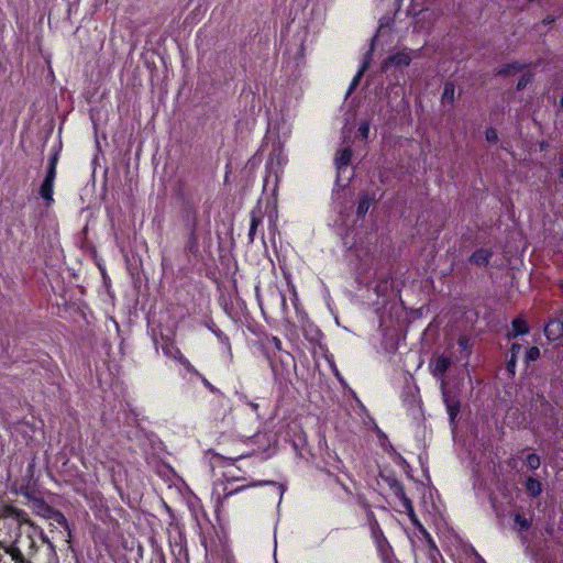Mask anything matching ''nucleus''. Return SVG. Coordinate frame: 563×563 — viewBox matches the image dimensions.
I'll return each mask as SVG.
<instances>
[{"label":"nucleus","mask_w":563,"mask_h":563,"mask_svg":"<svg viewBox=\"0 0 563 563\" xmlns=\"http://www.w3.org/2000/svg\"><path fill=\"white\" fill-rule=\"evenodd\" d=\"M59 158V153L55 151L48 159V167L42 185L40 187V196L46 201V205L53 202V185L56 177V166Z\"/></svg>","instance_id":"f257e3e1"},{"label":"nucleus","mask_w":563,"mask_h":563,"mask_svg":"<svg viewBox=\"0 0 563 563\" xmlns=\"http://www.w3.org/2000/svg\"><path fill=\"white\" fill-rule=\"evenodd\" d=\"M411 60V51L404 49L387 57L382 64V70L386 71L390 65L397 67L409 66Z\"/></svg>","instance_id":"f03ea898"},{"label":"nucleus","mask_w":563,"mask_h":563,"mask_svg":"<svg viewBox=\"0 0 563 563\" xmlns=\"http://www.w3.org/2000/svg\"><path fill=\"white\" fill-rule=\"evenodd\" d=\"M183 221L186 231H198V211L191 205H186L183 209Z\"/></svg>","instance_id":"7ed1b4c3"},{"label":"nucleus","mask_w":563,"mask_h":563,"mask_svg":"<svg viewBox=\"0 0 563 563\" xmlns=\"http://www.w3.org/2000/svg\"><path fill=\"white\" fill-rule=\"evenodd\" d=\"M25 496L29 498L33 511L43 518H48L53 511V507L49 506L43 498L34 497L33 495L26 493Z\"/></svg>","instance_id":"20e7f679"},{"label":"nucleus","mask_w":563,"mask_h":563,"mask_svg":"<svg viewBox=\"0 0 563 563\" xmlns=\"http://www.w3.org/2000/svg\"><path fill=\"white\" fill-rule=\"evenodd\" d=\"M544 334L550 341H556L563 335V321L559 319L550 320L545 328Z\"/></svg>","instance_id":"39448f33"},{"label":"nucleus","mask_w":563,"mask_h":563,"mask_svg":"<svg viewBox=\"0 0 563 563\" xmlns=\"http://www.w3.org/2000/svg\"><path fill=\"white\" fill-rule=\"evenodd\" d=\"M493 254V251L489 249H478L472 253L470 262L477 266H487Z\"/></svg>","instance_id":"423d86ee"},{"label":"nucleus","mask_w":563,"mask_h":563,"mask_svg":"<svg viewBox=\"0 0 563 563\" xmlns=\"http://www.w3.org/2000/svg\"><path fill=\"white\" fill-rule=\"evenodd\" d=\"M529 332V327L525 319L521 317H517L511 322V331L507 333V338L515 339L519 335L527 334Z\"/></svg>","instance_id":"0eeeda50"},{"label":"nucleus","mask_w":563,"mask_h":563,"mask_svg":"<svg viewBox=\"0 0 563 563\" xmlns=\"http://www.w3.org/2000/svg\"><path fill=\"white\" fill-rule=\"evenodd\" d=\"M527 66H528L527 64H522L518 60H515L512 63L504 64L503 66H500L498 69H496L495 75L504 76V77L511 76V75H515V74L521 71Z\"/></svg>","instance_id":"6e6552de"},{"label":"nucleus","mask_w":563,"mask_h":563,"mask_svg":"<svg viewBox=\"0 0 563 563\" xmlns=\"http://www.w3.org/2000/svg\"><path fill=\"white\" fill-rule=\"evenodd\" d=\"M395 494L400 499L402 507L408 512L410 517L415 516L413 505L409 497H407L405 493V488L401 484L395 485Z\"/></svg>","instance_id":"1a4fd4ad"},{"label":"nucleus","mask_w":563,"mask_h":563,"mask_svg":"<svg viewBox=\"0 0 563 563\" xmlns=\"http://www.w3.org/2000/svg\"><path fill=\"white\" fill-rule=\"evenodd\" d=\"M372 51H373V47L366 53L365 55V58H364V62L360 68V70L357 71V74L354 76L351 85H350V88H349V91H347V95L352 93V91L358 86L360 84V80L362 79L364 73L366 71V69L368 68L369 66V58H371V55H372Z\"/></svg>","instance_id":"9d476101"},{"label":"nucleus","mask_w":563,"mask_h":563,"mask_svg":"<svg viewBox=\"0 0 563 563\" xmlns=\"http://www.w3.org/2000/svg\"><path fill=\"white\" fill-rule=\"evenodd\" d=\"M451 364L452 362L450 357H446L444 355L437 357L433 364V374L435 376L444 375L450 368Z\"/></svg>","instance_id":"9b49d317"},{"label":"nucleus","mask_w":563,"mask_h":563,"mask_svg":"<svg viewBox=\"0 0 563 563\" xmlns=\"http://www.w3.org/2000/svg\"><path fill=\"white\" fill-rule=\"evenodd\" d=\"M521 351V345L519 343H512L510 347V358L507 361L506 368L508 373L514 376L516 372V361L517 356Z\"/></svg>","instance_id":"f8f14e48"},{"label":"nucleus","mask_w":563,"mask_h":563,"mask_svg":"<svg viewBox=\"0 0 563 563\" xmlns=\"http://www.w3.org/2000/svg\"><path fill=\"white\" fill-rule=\"evenodd\" d=\"M352 158V151L351 148H343L340 152H338L335 156V166L338 170L346 167L350 165Z\"/></svg>","instance_id":"ddd939ff"},{"label":"nucleus","mask_w":563,"mask_h":563,"mask_svg":"<svg viewBox=\"0 0 563 563\" xmlns=\"http://www.w3.org/2000/svg\"><path fill=\"white\" fill-rule=\"evenodd\" d=\"M526 490L529 496L538 497L542 493V484L539 479L530 476L526 481Z\"/></svg>","instance_id":"4468645a"},{"label":"nucleus","mask_w":563,"mask_h":563,"mask_svg":"<svg viewBox=\"0 0 563 563\" xmlns=\"http://www.w3.org/2000/svg\"><path fill=\"white\" fill-rule=\"evenodd\" d=\"M455 100V85L452 81H446L444 84L443 92L441 96V102L443 104L449 103L453 104Z\"/></svg>","instance_id":"2eb2a0df"},{"label":"nucleus","mask_w":563,"mask_h":563,"mask_svg":"<svg viewBox=\"0 0 563 563\" xmlns=\"http://www.w3.org/2000/svg\"><path fill=\"white\" fill-rule=\"evenodd\" d=\"M262 223V211L261 209L253 210L251 212V225L249 231L250 241H254V236L256 234L257 227Z\"/></svg>","instance_id":"dca6fc26"},{"label":"nucleus","mask_w":563,"mask_h":563,"mask_svg":"<svg viewBox=\"0 0 563 563\" xmlns=\"http://www.w3.org/2000/svg\"><path fill=\"white\" fill-rule=\"evenodd\" d=\"M188 240L185 246V250L192 254L197 255L199 252V244H198V233L197 231H187Z\"/></svg>","instance_id":"f3484780"},{"label":"nucleus","mask_w":563,"mask_h":563,"mask_svg":"<svg viewBox=\"0 0 563 563\" xmlns=\"http://www.w3.org/2000/svg\"><path fill=\"white\" fill-rule=\"evenodd\" d=\"M445 405L448 409V413L450 416L451 421H454L457 417L461 408L460 401L455 397H445Z\"/></svg>","instance_id":"a211bd4d"},{"label":"nucleus","mask_w":563,"mask_h":563,"mask_svg":"<svg viewBox=\"0 0 563 563\" xmlns=\"http://www.w3.org/2000/svg\"><path fill=\"white\" fill-rule=\"evenodd\" d=\"M8 512L20 523H25V525H30V526L33 525L29 518V515L22 509L9 507Z\"/></svg>","instance_id":"6ab92c4d"},{"label":"nucleus","mask_w":563,"mask_h":563,"mask_svg":"<svg viewBox=\"0 0 563 563\" xmlns=\"http://www.w3.org/2000/svg\"><path fill=\"white\" fill-rule=\"evenodd\" d=\"M47 519L54 520L57 525L63 527L65 530L68 531V534L70 536V527L66 519V517L57 509H53L52 514Z\"/></svg>","instance_id":"aec40b11"},{"label":"nucleus","mask_w":563,"mask_h":563,"mask_svg":"<svg viewBox=\"0 0 563 563\" xmlns=\"http://www.w3.org/2000/svg\"><path fill=\"white\" fill-rule=\"evenodd\" d=\"M162 350H163L164 354L167 355L168 357H172L175 360L177 357H180V353H181L180 350L169 339L166 340L164 345H162Z\"/></svg>","instance_id":"412c9836"},{"label":"nucleus","mask_w":563,"mask_h":563,"mask_svg":"<svg viewBox=\"0 0 563 563\" xmlns=\"http://www.w3.org/2000/svg\"><path fill=\"white\" fill-rule=\"evenodd\" d=\"M369 206H371V198L368 197L367 194H363L360 196V199H358V205H357V216L358 217H364L368 209H369Z\"/></svg>","instance_id":"4be33fe9"},{"label":"nucleus","mask_w":563,"mask_h":563,"mask_svg":"<svg viewBox=\"0 0 563 563\" xmlns=\"http://www.w3.org/2000/svg\"><path fill=\"white\" fill-rule=\"evenodd\" d=\"M372 534L376 539L379 550L386 558V551L388 548V543H387V540L384 538V533H383L380 527L378 526V530H372Z\"/></svg>","instance_id":"5701e85b"},{"label":"nucleus","mask_w":563,"mask_h":563,"mask_svg":"<svg viewBox=\"0 0 563 563\" xmlns=\"http://www.w3.org/2000/svg\"><path fill=\"white\" fill-rule=\"evenodd\" d=\"M514 520L520 532L528 530L531 526V521L519 514L515 515Z\"/></svg>","instance_id":"b1692460"},{"label":"nucleus","mask_w":563,"mask_h":563,"mask_svg":"<svg viewBox=\"0 0 563 563\" xmlns=\"http://www.w3.org/2000/svg\"><path fill=\"white\" fill-rule=\"evenodd\" d=\"M526 464L530 470L536 471L541 465V459L538 454L531 453L526 457Z\"/></svg>","instance_id":"393cba45"},{"label":"nucleus","mask_w":563,"mask_h":563,"mask_svg":"<svg viewBox=\"0 0 563 563\" xmlns=\"http://www.w3.org/2000/svg\"><path fill=\"white\" fill-rule=\"evenodd\" d=\"M246 487H247V486H241V487H238V488H235V489H233V490H230V492H228V493H224L222 496H219V497H218V500H217V510H219V509L223 506L224 501H225L229 497H231L232 495H234V494H236V493H239V492H241V490L245 489Z\"/></svg>","instance_id":"a878e982"},{"label":"nucleus","mask_w":563,"mask_h":563,"mask_svg":"<svg viewBox=\"0 0 563 563\" xmlns=\"http://www.w3.org/2000/svg\"><path fill=\"white\" fill-rule=\"evenodd\" d=\"M364 508L366 510L367 521L371 527V530H378V521L374 515V512L371 510L369 506L367 504H364Z\"/></svg>","instance_id":"bb28decb"},{"label":"nucleus","mask_w":563,"mask_h":563,"mask_svg":"<svg viewBox=\"0 0 563 563\" xmlns=\"http://www.w3.org/2000/svg\"><path fill=\"white\" fill-rule=\"evenodd\" d=\"M533 80L532 73L523 74L517 82V90H523Z\"/></svg>","instance_id":"cd10ccee"},{"label":"nucleus","mask_w":563,"mask_h":563,"mask_svg":"<svg viewBox=\"0 0 563 563\" xmlns=\"http://www.w3.org/2000/svg\"><path fill=\"white\" fill-rule=\"evenodd\" d=\"M540 357V349L537 346H531L526 352V362H533Z\"/></svg>","instance_id":"c85d7f7f"},{"label":"nucleus","mask_w":563,"mask_h":563,"mask_svg":"<svg viewBox=\"0 0 563 563\" xmlns=\"http://www.w3.org/2000/svg\"><path fill=\"white\" fill-rule=\"evenodd\" d=\"M176 360H178L189 373L196 376H200V373L190 364V362L186 357H184L181 353L180 357H177Z\"/></svg>","instance_id":"c756f323"},{"label":"nucleus","mask_w":563,"mask_h":563,"mask_svg":"<svg viewBox=\"0 0 563 563\" xmlns=\"http://www.w3.org/2000/svg\"><path fill=\"white\" fill-rule=\"evenodd\" d=\"M357 134L363 139L367 140L369 134V122L368 121H362L360 123V126L357 129Z\"/></svg>","instance_id":"7c9ffc66"},{"label":"nucleus","mask_w":563,"mask_h":563,"mask_svg":"<svg viewBox=\"0 0 563 563\" xmlns=\"http://www.w3.org/2000/svg\"><path fill=\"white\" fill-rule=\"evenodd\" d=\"M485 137L487 142L496 143L498 141L497 131L494 128H488L485 132Z\"/></svg>","instance_id":"2f4dec72"},{"label":"nucleus","mask_w":563,"mask_h":563,"mask_svg":"<svg viewBox=\"0 0 563 563\" xmlns=\"http://www.w3.org/2000/svg\"><path fill=\"white\" fill-rule=\"evenodd\" d=\"M202 384L211 391V393H216V394H220V390L218 388H216L205 376H202L200 374V376H198Z\"/></svg>","instance_id":"473e14b6"},{"label":"nucleus","mask_w":563,"mask_h":563,"mask_svg":"<svg viewBox=\"0 0 563 563\" xmlns=\"http://www.w3.org/2000/svg\"><path fill=\"white\" fill-rule=\"evenodd\" d=\"M457 344L463 349V350H467L468 349V339L465 336V335H462L457 340Z\"/></svg>","instance_id":"72a5a7b5"},{"label":"nucleus","mask_w":563,"mask_h":563,"mask_svg":"<svg viewBox=\"0 0 563 563\" xmlns=\"http://www.w3.org/2000/svg\"><path fill=\"white\" fill-rule=\"evenodd\" d=\"M273 341H274V343H275V346H276L278 350H280V349H282V346H280V344H282V343H280V340H279V339H277V338H274V339H273Z\"/></svg>","instance_id":"f704fd0d"},{"label":"nucleus","mask_w":563,"mask_h":563,"mask_svg":"<svg viewBox=\"0 0 563 563\" xmlns=\"http://www.w3.org/2000/svg\"><path fill=\"white\" fill-rule=\"evenodd\" d=\"M560 107L563 108V96L560 99Z\"/></svg>","instance_id":"c9c22d12"},{"label":"nucleus","mask_w":563,"mask_h":563,"mask_svg":"<svg viewBox=\"0 0 563 563\" xmlns=\"http://www.w3.org/2000/svg\"><path fill=\"white\" fill-rule=\"evenodd\" d=\"M552 21H553L552 19H547V20H544L543 22H544V23H551Z\"/></svg>","instance_id":"e433bc0d"},{"label":"nucleus","mask_w":563,"mask_h":563,"mask_svg":"<svg viewBox=\"0 0 563 563\" xmlns=\"http://www.w3.org/2000/svg\"><path fill=\"white\" fill-rule=\"evenodd\" d=\"M560 177L563 179V167L560 169Z\"/></svg>","instance_id":"4c0bfd02"}]
</instances>
